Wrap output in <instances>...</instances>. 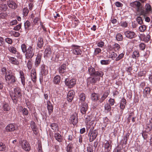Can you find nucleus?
Returning <instances> with one entry per match:
<instances>
[{
  "label": "nucleus",
  "mask_w": 152,
  "mask_h": 152,
  "mask_svg": "<svg viewBox=\"0 0 152 152\" xmlns=\"http://www.w3.org/2000/svg\"><path fill=\"white\" fill-rule=\"evenodd\" d=\"M10 96L14 102L17 103L18 100L22 96L21 89L18 87L15 88L13 91L10 93Z\"/></svg>",
  "instance_id": "1"
},
{
  "label": "nucleus",
  "mask_w": 152,
  "mask_h": 152,
  "mask_svg": "<svg viewBox=\"0 0 152 152\" xmlns=\"http://www.w3.org/2000/svg\"><path fill=\"white\" fill-rule=\"evenodd\" d=\"M5 78L6 80L8 82L9 84L13 83H15L16 81L15 77L13 75L10 70H8L7 71L5 75Z\"/></svg>",
  "instance_id": "2"
},
{
  "label": "nucleus",
  "mask_w": 152,
  "mask_h": 152,
  "mask_svg": "<svg viewBox=\"0 0 152 152\" xmlns=\"http://www.w3.org/2000/svg\"><path fill=\"white\" fill-rule=\"evenodd\" d=\"M25 53V57L26 59L31 58L34 54V48L32 46H29Z\"/></svg>",
  "instance_id": "3"
},
{
  "label": "nucleus",
  "mask_w": 152,
  "mask_h": 152,
  "mask_svg": "<svg viewBox=\"0 0 152 152\" xmlns=\"http://www.w3.org/2000/svg\"><path fill=\"white\" fill-rule=\"evenodd\" d=\"M20 145L23 150L26 151H29L30 150V146L28 142L25 140L20 141L19 142Z\"/></svg>",
  "instance_id": "4"
},
{
  "label": "nucleus",
  "mask_w": 152,
  "mask_h": 152,
  "mask_svg": "<svg viewBox=\"0 0 152 152\" xmlns=\"http://www.w3.org/2000/svg\"><path fill=\"white\" fill-rule=\"evenodd\" d=\"M88 72L90 75H97L100 77H102L104 75V73L103 72L101 71H95L94 68L91 66L89 67L88 69Z\"/></svg>",
  "instance_id": "5"
},
{
  "label": "nucleus",
  "mask_w": 152,
  "mask_h": 152,
  "mask_svg": "<svg viewBox=\"0 0 152 152\" xmlns=\"http://www.w3.org/2000/svg\"><path fill=\"white\" fill-rule=\"evenodd\" d=\"M71 47H72V51L74 54L79 55L81 54L82 50L80 49V46L72 45Z\"/></svg>",
  "instance_id": "6"
},
{
  "label": "nucleus",
  "mask_w": 152,
  "mask_h": 152,
  "mask_svg": "<svg viewBox=\"0 0 152 152\" xmlns=\"http://www.w3.org/2000/svg\"><path fill=\"white\" fill-rule=\"evenodd\" d=\"M98 134L97 131L96 130H91V129L88 133L90 142H92L96 138Z\"/></svg>",
  "instance_id": "7"
},
{
  "label": "nucleus",
  "mask_w": 152,
  "mask_h": 152,
  "mask_svg": "<svg viewBox=\"0 0 152 152\" xmlns=\"http://www.w3.org/2000/svg\"><path fill=\"white\" fill-rule=\"evenodd\" d=\"M53 54L51 48L49 47H47L44 51V57L46 58H52Z\"/></svg>",
  "instance_id": "8"
},
{
  "label": "nucleus",
  "mask_w": 152,
  "mask_h": 152,
  "mask_svg": "<svg viewBox=\"0 0 152 152\" xmlns=\"http://www.w3.org/2000/svg\"><path fill=\"white\" fill-rule=\"evenodd\" d=\"M103 147L104 148L106 152H109L111 149L112 145L109 141L105 140L103 143Z\"/></svg>",
  "instance_id": "9"
},
{
  "label": "nucleus",
  "mask_w": 152,
  "mask_h": 152,
  "mask_svg": "<svg viewBox=\"0 0 152 152\" xmlns=\"http://www.w3.org/2000/svg\"><path fill=\"white\" fill-rule=\"evenodd\" d=\"M66 85L69 88L72 87L76 84V80L72 79L70 80L66 79L65 81Z\"/></svg>",
  "instance_id": "10"
},
{
  "label": "nucleus",
  "mask_w": 152,
  "mask_h": 152,
  "mask_svg": "<svg viewBox=\"0 0 152 152\" xmlns=\"http://www.w3.org/2000/svg\"><path fill=\"white\" fill-rule=\"evenodd\" d=\"M124 34L126 37L130 39L133 38L136 36L135 32L130 31H126Z\"/></svg>",
  "instance_id": "11"
},
{
  "label": "nucleus",
  "mask_w": 152,
  "mask_h": 152,
  "mask_svg": "<svg viewBox=\"0 0 152 152\" xmlns=\"http://www.w3.org/2000/svg\"><path fill=\"white\" fill-rule=\"evenodd\" d=\"M64 53L61 51H58L55 54V60L61 61L63 59Z\"/></svg>",
  "instance_id": "12"
},
{
  "label": "nucleus",
  "mask_w": 152,
  "mask_h": 152,
  "mask_svg": "<svg viewBox=\"0 0 152 152\" xmlns=\"http://www.w3.org/2000/svg\"><path fill=\"white\" fill-rule=\"evenodd\" d=\"M100 76L97 75H94V77H89L88 79V82H90L92 84H94L97 81H99L100 79Z\"/></svg>",
  "instance_id": "13"
},
{
  "label": "nucleus",
  "mask_w": 152,
  "mask_h": 152,
  "mask_svg": "<svg viewBox=\"0 0 152 152\" xmlns=\"http://www.w3.org/2000/svg\"><path fill=\"white\" fill-rule=\"evenodd\" d=\"M69 121L73 125H76L78 122L77 115L75 114L71 115L69 118Z\"/></svg>",
  "instance_id": "14"
},
{
  "label": "nucleus",
  "mask_w": 152,
  "mask_h": 152,
  "mask_svg": "<svg viewBox=\"0 0 152 152\" xmlns=\"http://www.w3.org/2000/svg\"><path fill=\"white\" fill-rule=\"evenodd\" d=\"M18 126L15 124H10L7 126L6 130L7 132H11L16 129Z\"/></svg>",
  "instance_id": "15"
},
{
  "label": "nucleus",
  "mask_w": 152,
  "mask_h": 152,
  "mask_svg": "<svg viewBox=\"0 0 152 152\" xmlns=\"http://www.w3.org/2000/svg\"><path fill=\"white\" fill-rule=\"evenodd\" d=\"M145 9L146 11L144 10L141 12V14L144 15H145L147 13L150 12L151 10V6L148 4H146L145 6Z\"/></svg>",
  "instance_id": "16"
},
{
  "label": "nucleus",
  "mask_w": 152,
  "mask_h": 152,
  "mask_svg": "<svg viewBox=\"0 0 152 152\" xmlns=\"http://www.w3.org/2000/svg\"><path fill=\"white\" fill-rule=\"evenodd\" d=\"M88 110V105L86 103L83 104L80 107V111L82 113L84 114Z\"/></svg>",
  "instance_id": "17"
},
{
  "label": "nucleus",
  "mask_w": 152,
  "mask_h": 152,
  "mask_svg": "<svg viewBox=\"0 0 152 152\" xmlns=\"http://www.w3.org/2000/svg\"><path fill=\"white\" fill-rule=\"evenodd\" d=\"M74 92L73 91H71L69 92L67 95V100L71 102L73 99Z\"/></svg>",
  "instance_id": "18"
},
{
  "label": "nucleus",
  "mask_w": 152,
  "mask_h": 152,
  "mask_svg": "<svg viewBox=\"0 0 152 152\" xmlns=\"http://www.w3.org/2000/svg\"><path fill=\"white\" fill-rule=\"evenodd\" d=\"M41 73L42 75H47L48 73V67L44 65H42L41 66Z\"/></svg>",
  "instance_id": "19"
},
{
  "label": "nucleus",
  "mask_w": 152,
  "mask_h": 152,
  "mask_svg": "<svg viewBox=\"0 0 152 152\" xmlns=\"http://www.w3.org/2000/svg\"><path fill=\"white\" fill-rule=\"evenodd\" d=\"M140 37L142 40L146 42H148L150 39V36L148 34L145 37V35L144 34H142L140 35Z\"/></svg>",
  "instance_id": "20"
},
{
  "label": "nucleus",
  "mask_w": 152,
  "mask_h": 152,
  "mask_svg": "<svg viewBox=\"0 0 152 152\" xmlns=\"http://www.w3.org/2000/svg\"><path fill=\"white\" fill-rule=\"evenodd\" d=\"M31 76L32 81L35 83L36 81L37 75L35 70L32 69L31 72Z\"/></svg>",
  "instance_id": "21"
},
{
  "label": "nucleus",
  "mask_w": 152,
  "mask_h": 152,
  "mask_svg": "<svg viewBox=\"0 0 152 152\" xmlns=\"http://www.w3.org/2000/svg\"><path fill=\"white\" fill-rule=\"evenodd\" d=\"M151 89L149 87H146L144 89L143 91V96L144 97H146L148 95L150 94Z\"/></svg>",
  "instance_id": "22"
},
{
  "label": "nucleus",
  "mask_w": 152,
  "mask_h": 152,
  "mask_svg": "<svg viewBox=\"0 0 152 152\" xmlns=\"http://www.w3.org/2000/svg\"><path fill=\"white\" fill-rule=\"evenodd\" d=\"M8 5L9 7L12 9H15L17 7V5L16 3L12 1H8Z\"/></svg>",
  "instance_id": "23"
},
{
  "label": "nucleus",
  "mask_w": 152,
  "mask_h": 152,
  "mask_svg": "<svg viewBox=\"0 0 152 152\" xmlns=\"http://www.w3.org/2000/svg\"><path fill=\"white\" fill-rule=\"evenodd\" d=\"M66 69V65L62 64L58 68V72L60 74H63L65 72Z\"/></svg>",
  "instance_id": "24"
},
{
  "label": "nucleus",
  "mask_w": 152,
  "mask_h": 152,
  "mask_svg": "<svg viewBox=\"0 0 152 152\" xmlns=\"http://www.w3.org/2000/svg\"><path fill=\"white\" fill-rule=\"evenodd\" d=\"M7 57L9 58V61L12 64L15 65H18V61H17L15 58L9 56H7Z\"/></svg>",
  "instance_id": "25"
},
{
  "label": "nucleus",
  "mask_w": 152,
  "mask_h": 152,
  "mask_svg": "<svg viewBox=\"0 0 152 152\" xmlns=\"http://www.w3.org/2000/svg\"><path fill=\"white\" fill-rule=\"evenodd\" d=\"M47 104L49 112L50 113H52L53 111V107L50 101H47Z\"/></svg>",
  "instance_id": "26"
},
{
  "label": "nucleus",
  "mask_w": 152,
  "mask_h": 152,
  "mask_svg": "<svg viewBox=\"0 0 152 152\" xmlns=\"http://www.w3.org/2000/svg\"><path fill=\"white\" fill-rule=\"evenodd\" d=\"M41 55L38 54L35 63V65L36 66H37L40 64L41 61Z\"/></svg>",
  "instance_id": "27"
},
{
  "label": "nucleus",
  "mask_w": 152,
  "mask_h": 152,
  "mask_svg": "<svg viewBox=\"0 0 152 152\" xmlns=\"http://www.w3.org/2000/svg\"><path fill=\"white\" fill-rule=\"evenodd\" d=\"M19 74L21 83L23 86H24L25 85V78L23 72L21 70L20 71Z\"/></svg>",
  "instance_id": "28"
},
{
  "label": "nucleus",
  "mask_w": 152,
  "mask_h": 152,
  "mask_svg": "<svg viewBox=\"0 0 152 152\" xmlns=\"http://www.w3.org/2000/svg\"><path fill=\"white\" fill-rule=\"evenodd\" d=\"M37 45L38 47L40 48H41L43 46V41L42 38L39 37L38 39Z\"/></svg>",
  "instance_id": "29"
},
{
  "label": "nucleus",
  "mask_w": 152,
  "mask_h": 152,
  "mask_svg": "<svg viewBox=\"0 0 152 152\" xmlns=\"http://www.w3.org/2000/svg\"><path fill=\"white\" fill-rule=\"evenodd\" d=\"M31 126L32 129L34 133L35 134H37V132H36L37 129L35 125V123L34 121H32L31 123Z\"/></svg>",
  "instance_id": "30"
},
{
  "label": "nucleus",
  "mask_w": 152,
  "mask_h": 152,
  "mask_svg": "<svg viewBox=\"0 0 152 152\" xmlns=\"http://www.w3.org/2000/svg\"><path fill=\"white\" fill-rule=\"evenodd\" d=\"M61 81V77L59 75H56L54 78L53 82L56 84H59Z\"/></svg>",
  "instance_id": "31"
},
{
  "label": "nucleus",
  "mask_w": 152,
  "mask_h": 152,
  "mask_svg": "<svg viewBox=\"0 0 152 152\" xmlns=\"http://www.w3.org/2000/svg\"><path fill=\"white\" fill-rule=\"evenodd\" d=\"M140 56L139 53L138 51L135 50L134 51L132 55V57L134 59H136Z\"/></svg>",
  "instance_id": "32"
},
{
  "label": "nucleus",
  "mask_w": 152,
  "mask_h": 152,
  "mask_svg": "<svg viewBox=\"0 0 152 152\" xmlns=\"http://www.w3.org/2000/svg\"><path fill=\"white\" fill-rule=\"evenodd\" d=\"M55 139L58 142H61L62 140V137L58 133H56L54 136Z\"/></svg>",
  "instance_id": "33"
},
{
  "label": "nucleus",
  "mask_w": 152,
  "mask_h": 152,
  "mask_svg": "<svg viewBox=\"0 0 152 152\" xmlns=\"http://www.w3.org/2000/svg\"><path fill=\"white\" fill-rule=\"evenodd\" d=\"M141 5L140 3L138 1H136L131 4L132 6L134 7H137L138 8L140 7Z\"/></svg>",
  "instance_id": "34"
},
{
  "label": "nucleus",
  "mask_w": 152,
  "mask_h": 152,
  "mask_svg": "<svg viewBox=\"0 0 152 152\" xmlns=\"http://www.w3.org/2000/svg\"><path fill=\"white\" fill-rule=\"evenodd\" d=\"M126 104V101L125 99H122L120 103V107L121 109L123 110Z\"/></svg>",
  "instance_id": "35"
},
{
  "label": "nucleus",
  "mask_w": 152,
  "mask_h": 152,
  "mask_svg": "<svg viewBox=\"0 0 152 152\" xmlns=\"http://www.w3.org/2000/svg\"><path fill=\"white\" fill-rule=\"evenodd\" d=\"M79 98L80 101V102H82L84 101L86 99L85 94L84 93H81L79 95Z\"/></svg>",
  "instance_id": "36"
},
{
  "label": "nucleus",
  "mask_w": 152,
  "mask_h": 152,
  "mask_svg": "<svg viewBox=\"0 0 152 152\" xmlns=\"http://www.w3.org/2000/svg\"><path fill=\"white\" fill-rule=\"evenodd\" d=\"M8 50L11 53L15 54L17 52L16 48L13 46H10L8 48Z\"/></svg>",
  "instance_id": "37"
},
{
  "label": "nucleus",
  "mask_w": 152,
  "mask_h": 152,
  "mask_svg": "<svg viewBox=\"0 0 152 152\" xmlns=\"http://www.w3.org/2000/svg\"><path fill=\"white\" fill-rule=\"evenodd\" d=\"M91 98L94 101L97 100L99 98L98 94L96 93L92 94L91 95Z\"/></svg>",
  "instance_id": "38"
},
{
  "label": "nucleus",
  "mask_w": 152,
  "mask_h": 152,
  "mask_svg": "<svg viewBox=\"0 0 152 152\" xmlns=\"http://www.w3.org/2000/svg\"><path fill=\"white\" fill-rule=\"evenodd\" d=\"M109 93V91L108 90L104 93L103 96L102 97L101 101L100 102H101L107 97Z\"/></svg>",
  "instance_id": "39"
},
{
  "label": "nucleus",
  "mask_w": 152,
  "mask_h": 152,
  "mask_svg": "<svg viewBox=\"0 0 152 152\" xmlns=\"http://www.w3.org/2000/svg\"><path fill=\"white\" fill-rule=\"evenodd\" d=\"M3 109L4 111H8L10 110V107L9 106L8 104H5L3 105Z\"/></svg>",
  "instance_id": "40"
},
{
  "label": "nucleus",
  "mask_w": 152,
  "mask_h": 152,
  "mask_svg": "<svg viewBox=\"0 0 152 152\" xmlns=\"http://www.w3.org/2000/svg\"><path fill=\"white\" fill-rule=\"evenodd\" d=\"M116 39L118 41H121L123 39V36L121 34L118 33L116 36Z\"/></svg>",
  "instance_id": "41"
},
{
  "label": "nucleus",
  "mask_w": 152,
  "mask_h": 152,
  "mask_svg": "<svg viewBox=\"0 0 152 152\" xmlns=\"http://www.w3.org/2000/svg\"><path fill=\"white\" fill-rule=\"evenodd\" d=\"M146 126L147 127V129L149 131H150L151 130L152 128V123L149 121H148L146 123Z\"/></svg>",
  "instance_id": "42"
},
{
  "label": "nucleus",
  "mask_w": 152,
  "mask_h": 152,
  "mask_svg": "<svg viewBox=\"0 0 152 152\" xmlns=\"http://www.w3.org/2000/svg\"><path fill=\"white\" fill-rule=\"evenodd\" d=\"M7 6L5 4H2L0 5V10L5 11L7 10Z\"/></svg>",
  "instance_id": "43"
},
{
  "label": "nucleus",
  "mask_w": 152,
  "mask_h": 152,
  "mask_svg": "<svg viewBox=\"0 0 152 152\" xmlns=\"http://www.w3.org/2000/svg\"><path fill=\"white\" fill-rule=\"evenodd\" d=\"M146 29V27L145 25H142L139 28V31L141 32H144Z\"/></svg>",
  "instance_id": "44"
},
{
  "label": "nucleus",
  "mask_w": 152,
  "mask_h": 152,
  "mask_svg": "<svg viewBox=\"0 0 152 152\" xmlns=\"http://www.w3.org/2000/svg\"><path fill=\"white\" fill-rule=\"evenodd\" d=\"M32 66V62L31 60H29L27 63V66L29 69H31Z\"/></svg>",
  "instance_id": "45"
},
{
  "label": "nucleus",
  "mask_w": 152,
  "mask_h": 152,
  "mask_svg": "<svg viewBox=\"0 0 152 152\" xmlns=\"http://www.w3.org/2000/svg\"><path fill=\"white\" fill-rule=\"evenodd\" d=\"M30 26L31 24L29 21H26L24 23V26L25 29H28Z\"/></svg>",
  "instance_id": "46"
},
{
  "label": "nucleus",
  "mask_w": 152,
  "mask_h": 152,
  "mask_svg": "<svg viewBox=\"0 0 152 152\" xmlns=\"http://www.w3.org/2000/svg\"><path fill=\"white\" fill-rule=\"evenodd\" d=\"M5 148V145L2 142H0V151H4Z\"/></svg>",
  "instance_id": "47"
},
{
  "label": "nucleus",
  "mask_w": 152,
  "mask_h": 152,
  "mask_svg": "<svg viewBox=\"0 0 152 152\" xmlns=\"http://www.w3.org/2000/svg\"><path fill=\"white\" fill-rule=\"evenodd\" d=\"M21 47L22 52L23 53H25L27 50V49H26V45L25 44H23L21 45Z\"/></svg>",
  "instance_id": "48"
},
{
  "label": "nucleus",
  "mask_w": 152,
  "mask_h": 152,
  "mask_svg": "<svg viewBox=\"0 0 152 152\" xmlns=\"http://www.w3.org/2000/svg\"><path fill=\"white\" fill-rule=\"evenodd\" d=\"M120 48V45L118 44H115L113 45V48H114L115 51H117L119 50Z\"/></svg>",
  "instance_id": "49"
},
{
  "label": "nucleus",
  "mask_w": 152,
  "mask_h": 152,
  "mask_svg": "<svg viewBox=\"0 0 152 152\" xmlns=\"http://www.w3.org/2000/svg\"><path fill=\"white\" fill-rule=\"evenodd\" d=\"M105 109L107 111H109L111 109V107L108 104H106L104 106Z\"/></svg>",
  "instance_id": "50"
},
{
  "label": "nucleus",
  "mask_w": 152,
  "mask_h": 152,
  "mask_svg": "<svg viewBox=\"0 0 152 152\" xmlns=\"http://www.w3.org/2000/svg\"><path fill=\"white\" fill-rule=\"evenodd\" d=\"M7 16V13H1L0 14V18H5Z\"/></svg>",
  "instance_id": "51"
},
{
  "label": "nucleus",
  "mask_w": 152,
  "mask_h": 152,
  "mask_svg": "<svg viewBox=\"0 0 152 152\" xmlns=\"http://www.w3.org/2000/svg\"><path fill=\"white\" fill-rule=\"evenodd\" d=\"M39 22H40V19L39 17H36L34 19V23L35 25H38Z\"/></svg>",
  "instance_id": "52"
},
{
  "label": "nucleus",
  "mask_w": 152,
  "mask_h": 152,
  "mask_svg": "<svg viewBox=\"0 0 152 152\" xmlns=\"http://www.w3.org/2000/svg\"><path fill=\"white\" fill-rule=\"evenodd\" d=\"M28 10L27 8H25L23 10V14L24 16H26L28 13Z\"/></svg>",
  "instance_id": "53"
},
{
  "label": "nucleus",
  "mask_w": 152,
  "mask_h": 152,
  "mask_svg": "<svg viewBox=\"0 0 152 152\" xmlns=\"http://www.w3.org/2000/svg\"><path fill=\"white\" fill-rule=\"evenodd\" d=\"M50 126L53 130H56L57 129V125L56 124H50Z\"/></svg>",
  "instance_id": "54"
},
{
  "label": "nucleus",
  "mask_w": 152,
  "mask_h": 152,
  "mask_svg": "<svg viewBox=\"0 0 152 152\" xmlns=\"http://www.w3.org/2000/svg\"><path fill=\"white\" fill-rule=\"evenodd\" d=\"M101 49L99 48H96L94 50V54L95 55H96L97 54H99L101 52Z\"/></svg>",
  "instance_id": "55"
},
{
  "label": "nucleus",
  "mask_w": 152,
  "mask_h": 152,
  "mask_svg": "<svg viewBox=\"0 0 152 152\" xmlns=\"http://www.w3.org/2000/svg\"><path fill=\"white\" fill-rule=\"evenodd\" d=\"M124 54L123 53H121L116 58L115 60L118 61L121 59L124 56Z\"/></svg>",
  "instance_id": "56"
},
{
  "label": "nucleus",
  "mask_w": 152,
  "mask_h": 152,
  "mask_svg": "<svg viewBox=\"0 0 152 152\" xmlns=\"http://www.w3.org/2000/svg\"><path fill=\"white\" fill-rule=\"evenodd\" d=\"M117 56V54L114 52L112 53L110 55V57L113 59H114V58H116V56Z\"/></svg>",
  "instance_id": "57"
},
{
  "label": "nucleus",
  "mask_w": 152,
  "mask_h": 152,
  "mask_svg": "<svg viewBox=\"0 0 152 152\" xmlns=\"http://www.w3.org/2000/svg\"><path fill=\"white\" fill-rule=\"evenodd\" d=\"M145 45L143 43H141L139 45V47L141 50H143L145 48Z\"/></svg>",
  "instance_id": "58"
},
{
  "label": "nucleus",
  "mask_w": 152,
  "mask_h": 152,
  "mask_svg": "<svg viewBox=\"0 0 152 152\" xmlns=\"http://www.w3.org/2000/svg\"><path fill=\"white\" fill-rule=\"evenodd\" d=\"M5 41L6 42L10 44H11L12 42V39L9 38L5 39Z\"/></svg>",
  "instance_id": "59"
},
{
  "label": "nucleus",
  "mask_w": 152,
  "mask_h": 152,
  "mask_svg": "<svg viewBox=\"0 0 152 152\" xmlns=\"http://www.w3.org/2000/svg\"><path fill=\"white\" fill-rule=\"evenodd\" d=\"M137 21L138 24H141L143 23V21L142 20V18L140 17H137Z\"/></svg>",
  "instance_id": "60"
},
{
  "label": "nucleus",
  "mask_w": 152,
  "mask_h": 152,
  "mask_svg": "<svg viewBox=\"0 0 152 152\" xmlns=\"http://www.w3.org/2000/svg\"><path fill=\"white\" fill-rule=\"evenodd\" d=\"M22 113L24 115H27L28 114V111L25 108L23 110Z\"/></svg>",
  "instance_id": "61"
},
{
  "label": "nucleus",
  "mask_w": 152,
  "mask_h": 152,
  "mask_svg": "<svg viewBox=\"0 0 152 152\" xmlns=\"http://www.w3.org/2000/svg\"><path fill=\"white\" fill-rule=\"evenodd\" d=\"M91 119V117L87 115L85 117V122L86 123H88Z\"/></svg>",
  "instance_id": "62"
},
{
  "label": "nucleus",
  "mask_w": 152,
  "mask_h": 152,
  "mask_svg": "<svg viewBox=\"0 0 152 152\" xmlns=\"http://www.w3.org/2000/svg\"><path fill=\"white\" fill-rule=\"evenodd\" d=\"M21 24H19L17 26H16L15 27H14V29L15 30L18 31L20 29V28H21Z\"/></svg>",
  "instance_id": "63"
},
{
  "label": "nucleus",
  "mask_w": 152,
  "mask_h": 152,
  "mask_svg": "<svg viewBox=\"0 0 152 152\" xmlns=\"http://www.w3.org/2000/svg\"><path fill=\"white\" fill-rule=\"evenodd\" d=\"M87 151L88 152H93V150L92 146L91 145H89L87 148Z\"/></svg>",
  "instance_id": "64"
}]
</instances>
